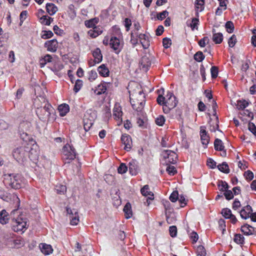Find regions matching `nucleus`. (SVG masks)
<instances>
[{"label": "nucleus", "instance_id": "obj_1", "mask_svg": "<svg viewBox=\"0 0 256 256\" xmlns=\"http://www.w3.org/2000/svg\"><path fill=\"white\" fill-rule=\"evenodd\" d=\"M130 101L134 109L140 111L144 108L145 102V96L142 88L137 84H134V88L132 89V86L129 85Z\"/></svg>", "mask_w": 256, "mask_h": 256}, {"label": "nucleus", "instance_id": "obj_2", "mask_svg": "<svg viewBox=\"0 0 256 256\" xmlns=\"http://www.w3.org/2000/svg\"><path fill=\"white\" fill-rule=\"evenodd\" d=\"M19 214L18 210L12 211V214L14 215L12 220V229L15 232L25 231L28 228V219L24 214Z\"/></svg>", "mask_w": 256, "mask_h": 256}, {"label": "nucleus", "instance_id": "obj_3", "mask_svg": "<svg viewBox=\"0 0 256 256\" xmlns=\"http://www.w3.org/2000/svg\"><path fill=\"white\" fill-rule=\"evenodd\" d=\"M157 102L159 104L163 105V110L166 114L168 113L170 110L174 108L178 103L176 98L170 92H168L166 97L163 96L162 94H160L157 98Z\"/></svg>", "mask_w": 256, "mask_h": 256}, {"label": "nucleus", "instance_id": "obj_4", "mask_svg": "<svg viewBox=\"0 0 256 256\" xmlns=\"http://www.w3.org/2000/svg\"><path fill=\"white\" fill-rule=\"evenodd\" d=\"M4 182L6 186L14 189L21 187L22 179L21 176L15 174H6L4 175Z\"/></svg>", "mask_w": 256, "mask_h": 256}, {"label": "nucleus", "instance_id": "obj_5", "mask_svg": "<svg viewBox=\"0 0 256 256\" xmlns=\"http://www.w3.org/2000/svg\"><path fill=\"white\" fill-rule=\"evenodd\" d=\"M62 158L65 163H70L76 158L74 148L69 144H66L62 150Z\"/></svg>", "mask_w": 256, "mask_h": 256}, {"label": "nucleus", "instance_id": "obj_6", "mask_svg": "<svg viewBox=\"0 0 256 256\" xmlns=\"http://www.w3.org/2000/svg\"><path fill=\"white\" fill-rule=\"evenodd\" d=\"M53 110L54 108L51 105L46 103L44 107L38 108L36 114L40 120H45L48 118Z\"/></svg>", "mask_w": 256, "mask_h": 256}, {"label": "nucleus", "instance_id": "obj_7", "mask_svg": "<svg viewBox=\"0 0 256 256\" xmlns=\"http://www.w3.org/2000/svg\"><path fill=\"white\" fill-rule=\"evenodd\" d=\"M28 147L20 146L14 150L13 156L18 162H23L28 156Z\"/></svg>", "mask_w": 256, "mask_h": 256}, {"label": "nucleus", "instance_id": "obj_8", "mask_svg": "<svg viewBox=\"0 0 256 256\" xmlns=\"http://www.w3.org/2000/svg\"><path fill=\"white\" fill-rule=\"evenodd\" d=\"M31 127V124L28 121H23L19 125V132L21 138L26 142L28 139V135L26 133L28 130Z\"/></svg>", "mask_w": 256, "mask_h": 256}, {"label": "nucleus", "instance_id": "obj_9", "mask_svg": "<svg viewBox=\"0 0 256 256\" xmlns=\"http://www.w3.org/2000/svg\"><path fill=\"white\" fill-rule=\"evenodd\" d=\"M110 45L116 54H118L122 47V41L120 38L112 37L110 40Z\"/></svg>", "mask_w": 256, "mask_h": 256}, {"label": "nucleus", "instance_id": "obj_10", "mask_svg": "<svg viewBox=\"0 0 256 256\" xmlns=\"http://www.w3.org/2000/svg\"><path fill=\"white\" fill-rule=\"evenodd\" d=\"M162 156L166 162L174 164L178 160L177 154L173 151L166 150L162 152Z\"/></svg>", "mask_w": 256, "mask_h": 256}, {"label": "nucleus", "instance_id": "obj_11", "mask_svg": "<svg viewBox=\"0 0 256 256\" xmlns=\"http://www.w3.org/2000/svg\"><path fill=\"white\" fill-rule=\"evenodd\" d=\"M66 212L70 219L71 224L74 226L76 225L80 221L77 210L76 209L72 210L70 208H67Z\"/></svg>", "mask_w": 256, "mask_h": 256}, {"label": "nucleus", "instance_id": "obj_12", "mask_svg": "<svg viewBox=\"0 0 256 256\" xmlns=\"http://www.w3.org/2000/svg\"><path fill=\"white\" fill-rule=\"evenodd\" d=\"M152 56L150 54L144 56L140 62V68L144 71H147L152 64Z\"/></svg>", "mask_w": 256, "mask_h": 256}, {"label": "nucleus", "instance_id": "obj_13", "mask_svg": "<svg viewBox=\"0 0 256 256\" xmlns=\"http://www.w3.org/2000/svg\"><path fill=\"white\" fill-rule=\"evenodd\" d=\"M122 108L118 105H115L113 109V117L117 122V125L120 126L122 122Z\"/></svg>", "mask_w": 256, "mask_h": 256}, {"label": "nucleus", "instance_id": "obj_14", "mask_svg": "<svg viewBox=\"0 0 256 256\" xmlns=\"http://www.w3.org/2000/svg\"><path fill=\"white\" fill-rule=\"evenodd\" d=\"M121 141L122 144L124 145V150L129 151L131 149L132 144L131 137L126 134H122L121 137Z\"/></svg>", "mask_w": 256, "mask_h": 256}, {"label": "nucleus", "instance_id": "obj_15", "mask_svg": "<svg viewBox=\"0 0 256 256\" xmlns=\"http://www.w3.org/2000/svg\"><path fill=\"white\" fill-rule=\"evenodd\" d=\"M90 114L88 112H86V114L84 116V128L86 132L88 131L90 127L92 126L94 122V118L92 117L90 118Z\"/></svg>", "mask_w": 256, "mask_h": 256}, {"label": "nucleus", "instance_id": "obj_16", "mask_svg": "<svg viewBox=\"0 0 256 256\" xmlns=\"http://www.w3.org/2000/svg\"><path fill=\"white\" fill-rule=\"evenodd\" d=\"M44 46L47 48L48 50L54 52L58 47V42L55 39L48 40L45 42Z\"/></svg>", "mask_w": 256, "mask_h": 256}, {"label": "nucleus", "instance_id": "obj_17", "mask_svg": "<svg viewBox=\"0 0 256 256\" xmlns=\"http://www.w3.org/2000/svg\"><path fill=\"white\" fill-rule=\"evenodd\" d=\"M200 136L202 144L205 146H207L209 143L210 137L208 134L205 128L203 126L200 127Z\"/></svg>", "mask_w": 256, "mask_h": 256}, {"label": "nucleus", "instance_id": "obj_18", "mask_svg": "<svg viewBox=\"0 0 256 256\" xmlns=\"http://www.w3.org/2000/svg\"><path fill=\"white\" fill-rule=\"evenodd\" d=\"M252 212V209L250 206H244L240 212V215L242 218L246 219L250 218V214Z\"/></svg>", "mask_w": 256, "mask_h": 256}, {"label": "nucleus", "instance_id": "obj_19", "mask_svg": "<svg viewBox=\"0 0 256 256\" xmlns=\"http://www.w3.org/2000/svg\"><path fill=\"white\" fill-rule=\"evenodd\" d=\"M102 28L100 26H94L92 29L88 32V34L92 38H95L102 34Z\"/></svg>", "mask_w": 256, "mask_h": 256}, {"label": "nucleus", "instance_id": "obj_20", "mask_svg": "<svg viewBox=\"0 0 256 256\" xmlns=\"http://www.w3.org/2000/svg\"><path fill=\"white\" fill-rule=\"evenodd\" d=\"M138 40L144 48H147L150 46V41L148 36L144 34H138Z\"/></svg>", "mask_w": 256, "mask_h": 256}, {"label": "nucleus", "instance_id": "obj_21", "mask_svg": "<svg viewBox=\"0 0 256 256\" xmlns=\"http://www.w3.org/2000/svg\"><path fill=\"white\" fill-rule=\"evenodd\" d=\"M129 172L132 176H136L138 172V164L134 160H131L128 164Z\"/></svg>", "mask_w": 256, "mask_h": 256}, {"label": "nucleus", "instance_id": "obj_22", "mask_svg": "<svg viewBox=\"0 0 256 256\" xmlns=\"http://www.w3.org/2000/svg\"><path fill=\"white\" fill-rule=\"evenodd\" d=\"M40 248L41 252L46 255L50 254L53 252V249L52 246L50 244H40Z\"/></svg>", "mask_w": 256, "mask_h": 256}, {"label": "nucleus", "instance_id": "obj_23", "mask_svg": "<svg viewBox=\"0 0 256 256\" xmlns=\"http://www.w3.org/2000/svg\"><path fill=\"white\" fill-rule=\"evenodd\" d=\"M106 82H102L94 90V93L97 95H100L104 94L106 90Z\"/></svg>", "mask_w": 256, "mask_h": 256}, {"label": "nucleus", "instance_id": "obj_24", "mask_svg": "<svg viewBox=\"0 0 256 256\" xmlns=\"http://www.w3.org/2000/svg\"><path fill=\"white\" fill-rule=\"evenodd\" d=\"M141 193L143 196H148V198L150 200L154 199V194L151 192L149 191V188L148 185L144 186L141 189Z\"/></svg>", "mask_w": 256, "mask_h": 256}, {"label": "nucleus", "instance_id": "obj_25", "mask_svg": "<svg viewBox=\"0 0 256 256\" xmlns=\"http://www.w3.org/2000/svg\"><path fill=\"white\" fill-rule=\"evenodd\" d=\"M92 56L94 59L95 62L98 64L102 60V56L100 48H97L92 52Z\"/></svg>", "mask_w": 256, "mask_h": 256}, {"label": "nucleus", "instance_id": "obj_26", "mask_svg": "<svg viewBox=\"0 0 256 256\" xmlns=\"http://www.w3.org/2000/svg\"><path fill=\"white\" fill-rule=\"evenodd\" d=\"M212 40L216 44H220L223 40V35L220 32H215L214 30L212 31Z\"/></svg>", "mask_w": 256, "mask_h": 256}, {"label": "nucleus", "instance_id": "obj_27", "mask_svg": "<svg viewBox=\"0 0 256 256\" xmlns=\"http://www.w3.org/2000/svg\"><path fill=\"white\" fill-rule=\"evenodd\" d=\"M9 216L8 212L5 210H2L0 212V222L2 224H6L8 222Z\"/></svg>", "mask_w": 256, "mask_h": 256}, {"label": "nucleus", "instance_id": "obj_28", "mask_svg": "<svg viewBox=\"0 0 256 256\" xmlns=\"http://www.w3.org/2000/svg\"><path fill=\"white\" fill-rule=\"evenodd\" d=\"M46 9L47 12L51 16L54 14L58 10V8L52 3L46 4Z\"/></svg>", "mask_w": 256, "mask_h": 256}, {"label": "nucleus", "instance_id": "obj_29", "mask_svg": "<svg viewBox=\"0 0 256 256\" xmlns=\"http://www.w3.org/2000/svg\"><path fill=\"white\" fill-rule=\"evenodd\" d=\"M58 110L60 116H63L69 112V106L66 104H62L58 106Z\"/></svg>", "mask_w": 256, "mask_h": 256}, {"label": "nucleus", "instance_id": "obj_30", "mask_svg": "<svg viewBox=\"0 0 256 256\" xmlns=\"http://www.w3.org/2000/svg\"><path fill=\"white\" fill-rule=\"evenodd\" d=\"M98 72L100 75L106 77L109 75V70L104 64H102L98 68Z\"/></svg>", "mask_w": 256, "mask_h": 256}, {"label": "nucleus", "instance_id": "obj_31", "mask_svg": "<svg viewBox=\"0 0 256 256\" xmlns=\"http://www.w3.org/2000/svg\"><path fill=\"white\" fill-rule=\"evenodd\" d=\"M241 230L244 234L250 235L252 234L254 228L248 224H246L242 226Z\"/></svg>", "mask_w": 256, "mask_h": 256}, {"label": "nucleus", "instance_id": "obj_32", "mask_svg": "<svg viewBox=\"0 0 256 256\" xmlns=\"http://www.w3.org/2000/svg\"><path fill=\"white\" fill-rule=\"evenodd\" d=\"M124 212L125 213L126 218H130L132 216V211L131 210V206L130 203H127L124 208Z\"/></svg>", "mask_w": 256, "mask_h": 256}, {"label": "nucleus", "instance_id": "obj_33", "mask_svg": "<svg viewBox=\"0 0 256 256\" xmlns=\"http://www.w3.org/2000/svg\"><path fill=\"white\" fill-rule=\"evenodd\" d=\"M52 57L49 55L46 54L43 58L40 60V64L41 68L44 67L46 62H50L52 61Z\"/></svg>", "mask_w": 256, "mask_h": 256}, {"label": "nucleus", "instance_id": "obj_34", "mask_svg": "<svg viewBox=\"0 0 256 256\" xmlns=\"http://www.w3.org/2000/svg\"><path fill=\"white\" fill-rule=\"evenodd\" d=\"M214 148L216 150L222 151L224 149V146L223 145L222 141L218 138H216L214 142Z\"/></svg>", "mask_w": 256, "mask_h": 256}, {"label": "nucleus", "instance_id": "obj_35", "mask_svg": "<svg viewBox=\"0 0 256 256\" xmlns=\"http://www.w3.org/2000/svg\"><path fill=\"white\" fill-rule=\"evenodd\" d=\"M98 18H94L91 19L89 20L86 21L85 25L88 28H94V26H96V25L98 23Z\"/></svg>", "mask_w": 256, "mask_h": 256}, {"label": "nucleus", "instance_id": "obj_36", "mask_svg": "<svg viewBox=\"0 0 256 256\" xmlns=\"http://www.w3.org/2000/svg\"><path fill=\"white\" fill-rule=\"evenodd\" d=\"M51 20H52V19L46 16H42L40 18V22L41 24L49 26L50 24Z\"/></svg>", "mask_w": 256, "mask_h": 256}, {"label": "nucleus", "instance_id": "obj_37", "mask_svg": "<svg viewBox=\"0 0 256 256\" xmlns=\"http://www.w3.org/2000/svg\"><path fill=\"white\" fill-rule=\"evenodd\" d=\"M204 0H196V8L198 12H202L204 8Z\"/></svg>", "mask_w": 256, "mask_h": 256}, {"label": "nucleus", "instance_id": "obj_38", "mask_svg": "<svg viewBox=\"0 0 256 256\" xmlns=\"http://www.w3.org/2000/svg\"><path fill=\"white\" fill-rule=\"evenodd\" d=\"M218 168L220 171L226 174H228L230 172V169L228 168V166L226 162H224L222 164L218 165Z\"/></svg>", "mask_w": 256, "mask_h": 256}, {"label": "nucleus", "instance_id": "obj_39", "mask_svg": "<svg viewBox=\"0 0 256 256\" xmlns=\"http://www.w3.org/2000/svg\"><path fill=\"white\" fill-rule=\"evenodd\" d=\"M198 20L196 18H194L190 22V24H188V26H190L192 30L194 29H198Z\"/></svg>", "mask_w": 256, "mask_h": 256}, {"label": "nucleus", "instance_id": "obj_40", "mask_svg": "<svg viewBox=\"0 0 256 256\" xmlns=\"http://www.w3.org/2000/svg\"><path fill=\"white\" fill-rule=\"evenodd\" d=\"M196 253L198 256H206V252L204 248L202 246H199L197 248Z\"/></svg>", "mask_w": 256, "mask_h": 256}, {"label": "nucleus", "instance_id": "obj_41", "mask_svg": "<svg viewBox=\"0 0 256 256\" xmlns=\"http://www.w3.org/2000/svg\"><path fill=\"white\" fill-rule=\"evenodd\" d=\"M234 241L238 244H242L244 242V238L240 234H236L234 236Z\"/></svg>", "mask_w": 256, "mask_h": 256}, {"label": "nucleus", "instance_id": "obj_42", "mask_svg": "<svg viewBox=\"0 0 256 256\" xmlns=\"http://www.w3.org/2000/svg\"><path fill=\"white\" fill-rule=\"evenodd\" d=\"M218 186L219 187L220 190L221 191L225 192L228 190V184L226 182L223 181L220 182Z\"/></svg>", "mask_w": 256, "mask_h": 256}, {"label": "nucleus", "instance_id": "obj_43", "mask_svg": "<svg viewBox=\"0 0 256 256\" xmlns=\"http://www.w3.org/2000/svg\"><path fill=\"white\" fill-rule=\"evenodd\" d=\"M226 30L228 32H232L234 29V26L233 23L230 21L226 22Z\"/></svg>", "mask_w": 256, "mask_h": 256}, {"label": "nucleus", "instance_id": "obj_44", "mask_svg": "<svg viewBox=\"0 0 256 256\" xmlns=\"http://www.w3.org/2000/svg\"><path fill=\"white\" fill-rule=\"evenodd\" d=\"M217 119L218 118H216L215 122H210V130L211 132H216V130L218 129V124Z\"/></svg>", "mask_w": 256, "mask_h": 256}, {"label": "nucleus", "instance_id": "obj_45", "mask_svg": "<svg viewBox=\"0 0 256 256\" xmlns=\"http://www.w3.org/2000/svg\"><path fill=\"white\" fill-rule=\"evenodd\" d=\"M82 80H78L76 82L74 90L76 92H77L82 88Z\"/></svg>", "mask_w": 256, "mask_h": 256}, {"label": "nucleus", "instance_id": "obj_46", "mask_svg": "<svg viewBox=\"0 0 256 256\" xmlns=\"http://www.w3.org/2000/svg\"><path fill=\"white\" fill-rule=\"evenodd\" d=\"M134 30L132 33V38H134L135 36H136L138 35V34L136 31H138L140 28V24L138 22H135L134 24Z\"/></svg>", "mask_w": 256, "mask_h": 256}, {"label": "nucleus", "instance_id": "obj_47", "mask_svg": "<svg viewBox=\"0 0 256 256\" xmlns=\"http://www.w3.org/2000/svg\"><path fill=\"white\" fill-rule=\"evenodd\" d=\"M194 58L197 62H200L204 60V56L202 52H198L194 54Z\"/></svg>", "mask_w": 256, "mask_h": 256}, {"label": "nucleus", "instance_id": "obj_48", "mask_svg": "<svg viewBox=\"0 0 256 256\" xmlns=\"http://www.w3.org/2000/svg\"><path fill=\"white\" fill-rule=\"evenodd\" d=\"M248 103L246 100H239L238 102V108L239 109L243 110L248 106Z\"/></svg>", "mask_w": 256, "mask_h": 256}, {"label": "nucleus", "instance_id": "obj_49", "mask_svg": "<svg viewBox=\"0 0 256 256\" xmlns=\"http://www.w3.org/2000/svg\"><path fill=\"white\" fill-rule=\"evenodd\" d=\"M165 122V118L164 116H159L156 119V124L162 126Z\"/></svg>", "mask_w": 256, "mask_h": 256}, {"label": "nucleus", "instance_id": "obj_50", "mask_svg": "<svg viewBox=\"0 0 256 256\" xmlns=\"http://www.w3.org/2000/svg\"><path fill=\"white\" fill-rule=\"evenodd\" d=\"M168 15V12L167 10H164L163 12L158 14L157 18L159 20H162Z\"/></svg>", "mask_w": 256, "mask_h": 256}, {"label": "nucleus", "instance_id": "obj_51", "mask_svg": "<svg viewBox=\"0 0 256 256\" xmlns=\"http://www.w3.org/2000/svg\"><path fill=\"white\" fill-rule=\"evenodd\" d=\"M222 214L226 218H228L232 214L228 208H224L222 211Z\"/></svg>", "mask_w": 256, "mask_h": 256}, {"label": "nucleus", "instance_id": "obj_52", "mask_svg": "<svg viewBox=\"0 0 256 256\" xmlns=\"http://www.w3.org/2000/svg\"><path fill=\"white\" fill-rule=\"evenodd\" d=\"M118 170L119 174H122L128 170V168L125 164H121L118 167Z\"/></svg>", "mask_w": 256, "mask_h": 256}, {"label": "nucleus", "instance_id": "obj_53", "mask_svg": "<svg viewBox=\"0 0 256 256\" xmlns=\"http://www.w3.org/2000/svg\"><path fill=\"white\" fill-rule=\"evenodd\" d=\"M236 42V38L235 35H232L230 38L229 39L228 44L229 46L232 48L234 46Z\"/></svg>", "mask_w": 256, "mask_h": 256}, {"label": "nucleus", "instance_id": "obj_54", "mask_svg": "<svg viewBox=\"0 0 256 256\" xmlns=\"http://www.w3.org/2000/svg\"><path fill=\"white\" fill-rule=\"evenodd\" d=\"M98 77V74L94 70H91L89 72L88 80L90 82H92L96 78Z\"/></svg>", "mask_w": 256, "mask_h": 256}, {"label": "nucleus", "instance_id": "obj_55", "mask_svg": "<svg viewBox=\"0 0 256 256\" xmlns=\"http://www.w3.org/2000/svg\"><path fill=\"white\" fill-rule=\"evenodd\" d=\"M178 191H174L172 192V193L171 194V195L170 196V200L172 202H175L176 201V200L178 198Z\"/></svg>", "mask_w": 256, "mask_h": 256}, {"label": "nucleus", "instance_id": "obj_56", "mask_svg": "<svg viewBox=\"0 0 256 256\" xmlns=\"http://www.w3.org/2000/svg\"><path fill=\"white\" fill-rule=\"evenodd\" d=\"M209 42V38L208 37H204L202 39L200 40L198 42V44L201 47H204L206 46V44H208Z\"/></svg>", "mask_w": 256, "mask_h": 256}, {"label": "nucleus", "instance_id": "obj_57", "mask_svg": "<svg viewBox=\"0 0 256 256\" xmlns=\"http://www.w3.org/2000/svg\"><path fill=\"white\" fill-rule=\"evenodd\" d=\"M170 234L171 236L174 237L177 234V228L176 226H172L170 228Z\"/></svg>", "mask_w": 256, "mask_h": 256}, {"label": "nucleus", "instance_id": "obj_58", "mask_svg": "<svg viewBox=\"0 0 256 256\" xmlns=\"http://www.w3.org/2000/svg\"><path fill=\"white\" fill-rule=\"evenodd\" d=\"M224 195L226 199L228 200L232 199L234 197L232 192L231 190H228L225 191Z\"/></svg>", "mask_w": 256, "mask_h": 256}, {"label": "nucleus", "instance_id": "obj_59", "mask_svg": "<svg viewBox=\"0 0 256 256\" xmlns=\"http://www.w3.org/2000/svg\"><path fill=\"white\" fill-rule=\"evenodd\" d=\"M53 36V34L51 31H44L42 34V38L46 39L51 38Z\"/></svg>", "mask_w": 256, "mask_h": 256}, {"label": "nucleus", "instance_id": "obj_60", "mask_svg": "<svg viewBox=\"0 0 256 256\" xmlns=\"http://www.w3.org/2000/svg\"><path fill=\"white\" fill-rule=\"evenodd\" d=\"M219 2L220 8L224 10L226 9L228 0H218Z\"/></svg>", "mask_w": 256, "mask_h": 256}, {"label": "nucleus", "instance_id": "obj_61", "mask_svg": "<svg viewBox=\"0 0 256 256\" xmlns=\"http://www.w3.org/2000/svg\"><path fill=\"white\" fill-rule=\"evenodd\" d=\"M162 43L164 46L167 48L171 45V40L169 38H166L163 39Z\"/></svg>", "mask_w": 256, "mask_h": 256}, {"label": "nucleus", "instance_id": "obj_62", "mask_svg": "<svg viewBox=\"0 0 256 256\" xmlns=\"http://www.w3.org/2000/svg\"><path fill=\"white\" fill-rule=\"evenodd\" d=\"M166 171L170 175H174L176 172V170L174 166H168L166 168Z\"/></svg>", "mask_w": 256, "mask_h": 256}, {"label": "nucleus", "instance_id": "obj_63", "mask_svg": "<svg viewBox=\"0 0 256 256\" xmlns=\"http://www.w3.org/2000/svg\"><path fill=\"white\" fill-rule=\"evenodd\" d=\"M207 165L210 168H214L216 166V162L212 158H208L207 160Z\"/></svg>", "mask_w": 256, "mask_h": 256}, {"label": "nucleus", "instance_id": "obj_64", "mask_svg": "<svg viewBox=\"0 0 256 256\" xmlns=\"http://www.w3.org/2000/svg\"><path fill=\"white\" fill-rule=\"evenodd\" d=\"M210 71L212 78H216L218 74V70L216 66L212 67Z\"/></svg>", "mask_w": 256, "mask_h": 256}]
</instances>
